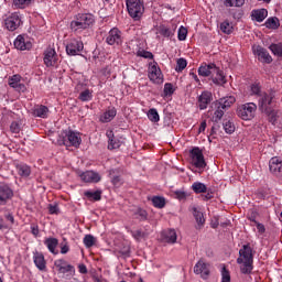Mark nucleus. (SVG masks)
<instances>
[{"label":"nucleus","instance_id":"1","mask_svg":"<svg viewBox=\"0 0 282 282\" xmlns=\"http://www.w3.org/2000/svg\"><path fill=\"white\" fill-rule=\"evenodd\" d=\"M237 263L240 265L241 274H252V270H254V253H252V247L249 243L243 245L239 250Z\"/></svg>","mask_w":282,"mask_h":282},{"label":"nucleus","instance_id":"2","mask_svg":"<svg viewBox=\"0 0 282 282\" xmlns=\"http://www.w3.org/2000/svg\"><path fill=\"white\" fill-rule=\"evenodd\" d=\"M96 20L90 13H79L76 19L70 22V30L75 34H80L84 30H89Z\"/></svg>","mask_w":282,"mask_h":282},{"label":"nucleus","instance_id":"3","mask_svg":"<svg viewBox=\"0 0 282 282\" xmlns=\"http://www.w3.org/2000/svg\"><path fill=\"white\" fill-rule=\"evenodd\" d=\"M82 142L80 133L73 130L65 131L64 135L57 140L59 147H74L75 149H78Z\"/></svg>","mask_w":282,"mask_h":282},{"label":"nucleus","instance_id":"4","mask_svg":"<svg viewBox=\"0 0 282 282\" xmlns=\"http://www.w3.org/2000/svg\"><path fill=\"white\" fill-rule=\"evenodd\" d=\"M126 6L129 17L133 21H140L142 19V14H144V2L142 0H126Z\"/></svg>","mask_w":282,"mask_h":282},{"label":"nucleus","instance_id":"5","mask_svg":"<svg viewBox=\"0 0 282 282\" xmlns=\"http://www.w3.org/2000/svg\"><path fill=\"white\" fill-rule=\"evenodd\" d=\"M54 265L57 270V274L62 275V279H72V276L76 274V268L67 263L65 259L55 260Z\"/></svg>","mask_w":282,"mask_h":282},{"label":"nucleus","instance_id":"6","mask_svg":"<svg viewBox=\"0 0 282 282\" xmlns=\"http://www.w3.org/2000/svg\"><path fill=\"white\" fill-rule=\"evenodd\" d=\"M23 25L21 13L13 12L4 18V28L9 32H17Z\"/></svg>","mask_w":282,"mask_h":282},{"label":"nucleus","instance_id":"7","mask_svg":"<svg viewBox=\"0 0 282 282\" xmlns=\"http://www.w3.org/2000/svg\"><path fill=\"white\" fill-rule=\"evenodd\" d=\"M257 115V104L254 102H247L245 105H241L237 109V116L238 118H241V120H252L254 116Z\"/></svg>","mask_w":282,"mask_h":282},{"label":"nucleus","instance_id":"8","mask_svg":"<svg viewBox=\"0 0 282 282\" xmlns=\"http://www.w3.org/2000/svg\"><path fill=\"white\" fill-rule=\"evenodd\" d=\"M276 97L274 91L263 93L258 99V107L260 111H270L274 107V98Z\"/></svg>","mask_w":282,"mask_h":282},{"label":"nucleus","instance_id":"9","mask_svg":"<svg viewBox=\"0 0 282 282\" xmlns=\"http://www.w3.org/2000/svg\"><path fill=\"white\" fill-rule=\"evenodd\" d=\"M189 158L192 160V164L196 169L204 170L206 169V160L204 159V152H202V149L195 147L189 151Z\"/></svg>","mask_w":282,"mask_h":282},{"label":"nucleus","instance_id":"10","mask_svg":"<svg viewBox=\"0 0 282 282\" xmlns=\"http://www.w3.org/2000/svg\"><path fill=\"white\" fill-rule=\"evenodd\" d=\"M107 45H116L120 47L124 43V37L122 36V31L118 28H112L106 35Z\"/></svg>","mask_w":282,"mask_h":282},{"label":"nucleus","instance_id":"11","mask_svg":"<svg viewBox=\"0 0 282 282\" xmlns=\"http://www.w3.org/2000/svg\"><path fill=\"white\" fill-rule=\"evenodd\" d=\"M252 52L260 63H263L264 65H270V63H272V55H270V52H268L265 47L261 45H253Z\"/></svg>","mask_w":282,"mask_h":282},{"label":"nucleus","instance_id":"12","mask_svg":"<svg viewBox=\"0 0 282 282\" xmlns=\"http://www.w3.org/2000/svg\"><path fill=\"white\" fill-rule=\"evenodd\" d=\"M85 50V44L80 40L70 39L66 45L68 56H78Z\"/></svg>","mask_w":282,"mask_h":282},{"label":"nucleus","instance_id":"13","mask_svg":"<svg viewBox=\"0 0 282 282\" xmlns=\"http://www.w3.org/2000/svg\"><path fill=\"white\" fill-rule=\"evenodd\" d=\"M43 61L46 67H56L58 65V54H56V50L54 47H47L44 51Z\"/></svg>","mask_w":282,"mask_h":282},{"label":"nucleus","instance_id":"14","mask_svg":"<svg viewBox=\"0 0 282 282\" xmlns=\"http://www.w3.org/2000/svg\"><path fill=\"white\" fill-rule=\"evenodd\" d=\"M78 177H80L82 182H85L86 184H98L100 182L101 177L98 172L95 171H86V172H77Z\"/></svg>","mask_w":282,"mask_h":282},{"label":"nucleus","instance_id":"15","mask_svg":"<svg viewBox=\"0 0 282 282\" xmlns=\"http://www.w3.org/2000/svg\"><path fill=\"white\" fill-rule=\"evenodd\" d=\"M215 74H219V67H217V65H215L214 63L202 64L198 67V75L203 76L204 78H208V76L213 78Z\"/></svg>","mask_w":282,"mask_h":282},{"label":"nucleus","instance_id":"16","mask_svg":"<svg viewBox=\"0 0 282 282\" xmlns=\"http://www.w3.org/2000/svg\"><path fill=\"white\" fill-rule=\"evenodd\" d=\"M15 50H20V52H25V50H30L32 47V40L28 37V35H18L13 42Z\"/></svg>","mask_w":282,"mask_h":282},{"label":"nucleus","instance_id":"17","mask_svg":"<svg viewBox=\"0 0 282 282\" xmlns=\"http://www.w3.org/2000/svg\"><path fill=\"white\" fill-rule=\"evenodd\" d=\"M213 102V93L204 90L197 98V105L200 111L208 109V106Z\"/></svg>","mask_w":282,"mask_h":282},{"label":"nucleus","instance_id":"18","mask_svg":"<svg viewBox=\"0 0 282 282\" xmlns=\"http://www.w3.org/2000/svg\"><path fill=\"white\" fill-rule=\"evenodd\" d=\"M194 273L195 274H200L203 279H208L210 276V268L209 264L206 263L204 260H199L195 265H194Z\"/></svg>","mask_w":282,"mask_h":282},{"label":"nucleus","instance_id":"19","mask_svg":"<svg viewBox=\"0 0 282 282\" xmlns=\"http://www.w3.org/2000/svg\"><path fill=\"white\" fill-rule=\"evenodd\" d=\"M175 30H177L176 24L172 25H166V24H161L158 28V32L163 39H173L175 36Z\"/></svg>","mask_w":282,"mask_h":282},{"label":"nucleus","instance_id":"20","mask_svg":"<svg viewBox=\"0 0 282 282\" xmlns=\"http://www.w3.org/2000/svg\"><path fill=\"white\" fill-rule=\"evenodd\" d=\"M148 76L152 83H162V70L160 69V67H158V64L155 63L150 64Z\"/></svg>","mask_w":282,"mask_h":282},{"label":"nucleus","instance_id":"21","mask_svg":"<svg viewBox=\"0 0 282 282\" xmlns=\"http://www.w3.org/2000/svg\"><path fill=\"white\" fill-rule=\"evenodd\" d=\"M269 169L276 177H282V161L279 156H274L269 161Z\"/></svg>","mask_w":282,"mask_h":282},{"label":"nucleus","instance_id":"22","mask_svg":"<svg viewBox=\"0 0 282 282\" xmlns=\"http://www.w3.org/2000/svg\"><path fill=\"white\" fill-rule=\"evenodd\" d=\"M9 87L15 91H25V84L21 83V75H13L9 77Z\"/></svg>","mask_w":282,"mask_h":282},{"label":"nucleus","instance_id":"23","mask_svg":"<svg viewBox=\"0 0 282 282\" xmlns=\"http://www.w3.org/2000/svg\"><path fill=\"white\" fill-rule=\"evenodd\" d=\"M106 135L108 138L109 151H113V149H120V147L122 145V142L120 141V139L116 137V134H113L111 130L107 131Z\"/></svg>","mask_w":282,"mask_h":282},{"label":"nucleus","instance_id":"24","mask_svg":"<svg viewBox=\"0 0 282 282\" xmlns=\"http://www.w3.org/2000/svg\"><path fill=\"white\" fill-rule=\"evenodd\" d=\"M14 192L8 185H0V202L6 204L8 199H12Z\"/></svg>","mask_w":282,"mask_h":282},{"label":"nucleus","instance_id":"25","mask_svg":"<svg viewBox=\"0 0 282 282\" xmlns=\"http://www.w3.org/2000/svg\"><path fill=\"white\" fill-rule=\"evenodd\" d=\"M268 18V10L265 9H257L251 11L252 21H257L258 23H263Z\"/></svg>","mask_w":282,"mask_h":282},{"label":"nucleus","instance_id":"26","mask_svg":"<svg viewBox=\"0 0 282 282\" xmlns=\"http://www.w3.org/2000/svg\"><path fill=\"white\" fill-rule=\"evenodd\" d=\"M161 235L165 243H175L177 241V232H175V229H166L162 231Z\"/></svg>","mask_w":282,"mask_h":282},{"label":"nucleus","instance_id":"27","mask_svg":"<svg viewBox=\"0 0 282 282\" xmlns=\"http://www.w3.org/2000/svg\"><path fill=\"white\" fill-rule=\"evenodd\" d=\"M118 115V110L116 108L111 107L108 108L100 117L99 120L104 123L111 122L113 118Z\"/></svg>","mask_w":282,"mask_h":282},{"label":"nucleus","instance_id":"28","mask_svg":"<svg viewBox=\"0 0 282 282\" xmlns=\"http://www.w3.org/2000/svg\"><path fill=\"white\" fill-rule=\"evenodd\" d=\"M235 102H237L235 96L224 97L216 101V104L219 105L225 111L226 109H230Z\"/></svg>","mask_w":282,"mask_h":282},{"label":"nucleus","instance_id":"29","mask_svg":"<svg viewBox=\"0 0 282 282\" xmlns=\"http://www.w3.org/2000/svg\"><path fill=\"white\" fill-rule=\"evenodd\" d=\"M84 195L89 199V202H100L102 199V191L100 189L96 192L86 191Z\"/></svg>","mask_w":282,"mask_h":282},{"label":"nucleus","instance_id":"30","mask_svg":"<svg viewBox=\"0 0 282 282\" xmlns=\"http://www.w3.org/2000/svg\"><path fill=\"white\" fill-rule=\"evenodd\" d=\"M44 243L46 248H48V251L52 252V254H58V250H56V248L58 247V239L48 238L45 240Z\"/></svg>","mask_w":282,"mask_h":282},{"label":"nucleus","instance_id":"31","mask_svg":"<svg viewBox=\"0 0 282 282\" xmlns=\"http://www.w3.org/2000/svg\"><path fill=\"white\" fill-rule=\"evenodd\" d=\"M193 216L197 223V226H196L197 230H202V227L204 226V224H206V219H204V214L197 210V208H194Z\"/></svg>","mask_w":282,"mask_h":282},{"label":"nucleus","instance_id":"32","mask_svg":"<svg viewBox=\"0 0 282 282\" xmlns=\"http://www.w3.org/2000/svg\"><path fill=\"white\" fill-rule=\"evenodd\" d=\"M133 217L139 221H147L149 219V213L145 209L138 207L133 212Z\"/></svg>","mask_w":282,"mask_h":282},{"label":"nucleus","instance_id":"33","mask_svg":"<svg viewBox=\"0 0 282 282\" xmlns=\"http://www.w3.org/2000/svg\"><path fill=\"white\" fill-rule=\"evenodd\" d=\"M36 268L40 272H47V262L45 261L43 253L36 254Z\"/></svg>","mask_w":282,"mask_h":282},{"label":"nucleus","instance_id":"34","mask_svg":"<svg viewBox=\"0 0 282 282\" xmlns=\"http://www.w3.org/2000/svg\"><path fill=\"white\" fill-rule=\"evenodd\" d=\"M93 99H94V90L87 88L82 93H79L78 100H80V102H89Z\"/></svg>","mask_w":282,"mask_h":282},{"label":"nucleus","instance_id":"35","mask_svg":"<svg viewBox=\"0 0 282 282\" xmlns=\"http://www.w3.org/2000/svg\"><path fill=\"white\" fill-rule=\"evenodd\" d=\"M192 191L196 195H200L202 193H208V187L206 186V184H204L202 182H194L192 184Z\"/></svg>","mask_w":282,"mask_h":282},{"label":"nucleus","instance_id":"36","mask_svg":"<svg viewBox=\"0 0 282 282\" xmlns=\"http://www.w3.org/2000/svg\"><path fill=\"white\" fill-rule=\"evenodd\" d=\"M212 80L214 85H226V76H224V72L218 68V73L212 75Z\"/></svg>","mask_w":282,"mask_h":282},{"label":"nucleus","instance_id":"37","mask_svg":"<svg viewBox=\"0 0 282 282\" xmlns=\"http://www.w3.org/2000/svg\"><path fill=\"white\" fill-rule=\"evenodd\" d=\"M215 108L216 110L213 115V122H219V120L224 118V113H226V110L220 105H217V102H215Z\"/></svg>","mask_w":282,"mask_h":282},{"label":"nucleus","instance_id":"38","mask_svg":"<svg viewBox=\"0 0 282 282\" xmlns=\"http://www.w3.org/2000/svg\"><path fill=\"white\" fill-rule=\"evenodd\" d=\"M225 8H243L246 0H223Z\"/></svg>","mask_w":282,"mask_h":282},{"label":"nucleus","instance_id":"39","mask_svg":"<svg viewBox=\"0 0 282 282\" xmlns=\"http://www.w3.org/2000/svg\"><path fill=\"white\" fill-rule=\"evenodd\" d=\"M36 118H43V119L50 118V108H47V106L37 105Z\"/></svg>","mask_w":282,"mask_h":282},{"label":"nucleus","instance_id":"40","mask_svg":"<svg viewBox=\"0 0 282 282\" xmlns=\"http://www.w3.org/2000/svg\"><path fill=\"white\" fill-rule=\"evenodd\" d=\"M250 93L251 96H257L258 98H260L265 91L261 89V83L254 82L250 85Z\"/></svg>","mask_w":282,"mask_h":282},{"label":"nucleus","instance_id":"41","mask_svg":"<svg viewBox=\"0 0 282 282\" xmlns=\"http://www.w3.org/2000/svg\"><path fill=\"white\" fill-rule=\"evenodd\" d=\"M109 175L111 184H113V186H116L117 188H120V185L122 184V177L116 174V170H110Z\"/></svg>","mask_w":282,"mask_h":282},{"label":"nucleus","instance_id":"42","mask_svg":"<svg viewBox=\"0 0 282 282\" xmlns=\"http://www.w3.org/2000/svg\"><path fill=\"white\" fill-rule=\"evenodd\" d=\"M235 30V26H232V23H230V21L225 20L223 23H220V31L224 34H232Z\"/></svg>","mask_w":282,"mask_h":282},{"label":"nucleus","instance_id":"43","mask_svg":"<svg viewBox=\"0 0 282 282\" xmlns=\"http://www.w3.org/2000/svg\"><path fill=\"white\" fill-rule=\"evenodd\" d=\"M262 113L268 115L269 122H271V124H276V119L279 118V112L276 110L269 108L268 111H262Z\"/></svg>","mask_w":282,"mask_h":282},{"label":"nucleus","instance_id":"44","mask_svg":"<svg viewBox=\"0 0 282 282\" xmlns=\"http://www.w3.org/2000/svg\"><path fill=\"white\" fill-rule=\"evenodd\" d=\"M152 204L154 208H164L166 206V199L162 196L152 197Z\"/></svg>","mask_w":282,"mask_h":282},{"label":"nucleus","instance_id":"45","mask_svg":"<svg viewBox=\"0 0 282 282\" xmlns=\"http://www.w3.org/2000/svg\"><path fill=\"white\" fill-rule=\"evenodd\" d=\"M223 129L226 133H228L230 135V134L235 133V123L230 120H224Z\"/></svg>","mask_w":282,"mask_h":282},{"label":"nucleus","instance_id":"46","mask_svg":"<svg viewBox=\"0 0 282 282\" xmlns=\"http://www.w3.org/2000/svg\"><path fill=\"white\" fill-rule=\"evenodd\" d=\"M279 18H269L265 21V28H268L269 30H276L279 29Z\"/></svg>","mask_w":282,"mask_h":282},{"label":"nucleus","instance_id":"47","mask_svg":"<svg viewBox=\"0 0 282 282\" xmlns=\"http://www.w3.org/2000/svg\"><path fill=\"white\" fill-rule=\"evenodd\" d=\"M269 50L274 54V56H280L282 58V42L278 44H271Z\"/></svg>","mask_w":282,"mask_h":282},{"label":"nucleus","instance_id":"48","mask_svg":"<svg viewBox=\"0 0 282 282\" xmlns=\"http://www.w3.org/2000/svg\"><path fill=\"white\" fill-rule=\"evenodd\" d=\"M83 243L86 248H94V246H96V237L93 235H86L83 239Z\"/></svg>","mask_w":282,"mask_h":282},{"label":"nucleus","instance_id":"49","mask_svg":"<svg viewBox=\"0 0 282 282\" xmlns=\"http://www.w3.org/2000/svg\"><path fill=\"white\" fill-rule=\"evenodd\" d=\"M148 118L150 122H160V113H158V109L151 108L148 111Z\"/></svg>","mask_w":282,"mask_h":282},{"label":"nucleus","instance_id":"50","mask_svg":"<svg viewBox=\"0 0 282 282\" xmlns=\"http://www.w3.org/2000/svg\"><path fill=\"white\" fill-rule=\"evenodd\" d=\"M17 169H18L19 175H21L22 177H29L31 173L30 166L25 164H20L17 166Z\"/></svg>","mask_w":282,"mask_h":282},{"label":"nucleus","instance_id":"51","mask_svg":"<svg viewBox=\"0 0 282 282\" xmlns=\"http://www.w3.org/2000/svg\"><path fill=\"white\" fill-rule=\"evenodd\" d=\"M188 65V62H186V59L184 57H181L176 61V67H175V72L181 73L184 72V69H186Z\"/></svg>","mask_w":282,"mask_h":282},{"label":"nucleus","instance_id":"52","mask_svg":"<svg viewBox=\"0 0 282 282\" xmlns=\"http://www.w3.org/2000/svg\"><path fill=\"white\" fill-rule=\"evenodd\" d=\"M131 235L133 237V239H135V241H140L141 239H147V237H149V232L148 231H142V230H135V231H131Z\"/></svg>","mask_w":282,"mask_h":282},{"label":"nucleus","instance_id":"53","mask_svg":"<svg viewBox=\"0 0 282 282\" xmlns=\"http://www.w3.org/2000/svg\"><path fill=\"white\" fill-rule=\"evenodd\" d=\"M30 3H32V0H13L14 8L19 10H24Z\"/></svg>","mask_w":282,"mask_h":282},{"label":"nucleus","instance_id":"54","mask_svg":"<svg viewBox=\"0 0 282 282\" xmlns=\"http://www.w3.org/2000/svg\"><path fill=\"white\" fill-rule=\"evenodd\" d=\"M186 36H188V29L184 26H180L177 32V39L178 41H186Z\"/></svg>","mask_w":282,"mask_h":282},{"label":"nucleus","instance_id":"55","mask_svg":"<svg viewBox=\"0 0 282 282\" xmlns=\"http://www.w3.org/2000/svg\"><path fill=\"white\" fill-rule=\"evenodd\" d=\"M163 94L164 96H171L172 94H175V88H173V84L165 83Z\"/></svg>","mask_w":282,"mask_h":282},{"label":"nucleus","instance_id":"56","mask_svg":"<svg viewBox=\"0 0 282 282\" xmlns=\"http://www.w3.org/2000/svg\"><path fill=\"white\" fill-rule=\"evenodd\" d=\"M137 56H140L141 58H149L150 61H153V53L144 50H139L137 52Z\"/></svg>","mask_w":282,"mask_h":282},{"label":"nucleus","instance_id":"57","mask_svg":"<svg viewBox=\"0 0 282 282\" xmlns=\"http://www.w3.org/2000/svg\"><path fill=\"white\" fill-rule=\"evenodd\" d=\"M221 282H230V271L226 267L221 269Z\"/></svg>","mask_w":282,"mask_h":282},{"label":"nucleus","instance_id":"58","mask_svg":"<svg viewBox=\"0 0 282 282\" xmlns=\"http://www.w3.org/2000/svg\"><path fill=\"white\" fill-rule=\"evenodd\" d=\"M174 197L175 199L182 202V199H186L188 197V194H186L184 191H174Z\"/></svg>","mask_w":282,"mask_h":282},{"label":"nucleus","instance_id":"59","mask_svg":"<svg viewBox=\"0 0 282 282\" xmlns=\"http://www.w3.org/2000/svg\"><path fill=\"white\" fill-rule=\"evenodd\" d=\"M11 133H20L21 132V124L19 122L13 121L10 126Z\"/></svg>","mask_w":282,"mask_h":282},{"label":"nucleus","instance_id":"60","mask_svg":"<svg viewBox=\"0 0 282 282\" xmlns=\"http://www.w3.org/2000/svg\"><path fill=\"white\" fill-rule=\"evenodd\" d=\"M69 252V245L67 243V240H64L61 242V254H67Z\"/></svg>","mask_w":282,"mask_h":282},{"label":"nucleus","instance_id":"61","mask_svg":"<svg viewBox=\"0 0 282 282\" xmlns=\"http://www.w3.org/2000/svg\"><path fill=\"white\" fill-rule=\"evenodd\" d=\"M257 230L260 235H263L265 232V226L259 221H256Z\"/></svg>","mask_w":282,"mask_h":282},{"label":"nucleus","instance_id":"62","mask_svg":"<svg viewBox=\"0 0 282 282\" xmlns=\"http://www.w3.org/2000/svg\"><path fill=\"white\" fill-rule=\"evenodd\" d=\"M48 212H50L51 215H58V206L50 205L48 206Z\"/></svg>","mask_w":282,"mask_h":282},{"label":"nucleus","instance_id":"63","mask_svg":"<svg viewBox=\"0 0 282 282\" xmlns=\"http://www.w3.org/2000/svg\"><path fill=\"white\" fill-rule=\"evenodd\" d=\"M78 272L80 274H87V265L85 263L78 264Z\"/></svg>","mask_w":282,"mask_h":282},{"label":"nucleus","instance_id":"64","mask_svg":"<svg viewBox=\"0 0 282 282\" xmlns=\"http://www.w3.org/2000/svg\"><path fill=\"white\" fill-rule=\"evenodd\" d=\"M207 195L203 196L204 202H209V199H213V192L210 189H207Z\"/></svg>","mask_w":282,"mask_h":282}]
</instances>
